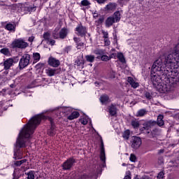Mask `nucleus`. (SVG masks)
<instances>
[{
	"label": "nucleus",
	"instance_id": "c03bdc74",
	"mask_svg": "<svg viewBox=\"0 0 179 179\" xmlns=\"http://www.w3.org/2000/svg\"><path fill=\"white\" fill-rule=\"evenodd\" d=\"M43 38H45V40H50V33L45 32L43 34Z\"/></svg>",
	"mask_w": 179,
	"mask_h": 179
},
{
	"label": "nucleus",
	"instance_id": "5fc2aeb1",
	"mask_svg": "<svg viewBox=\"0 0 179 179\" xmlns=\"http://www.w3.org/2000/svg\"><path fill=\"white\" fill-rule=\"evenodd\" d=\"M95 85H96V86H97V85H99V83L95 82Z\"/></svg>",
	"mask_w": 179,
	"mask_h": 179
},
{
	"label": "nucleus",
	"instance_id": "4468645a",
	"mask_svg": "<svg viewBox=\"0 0 179 179\" xmlns=\"http://www.w3.org/2000/svg\"><path fill=\"white\" fill-rule=\"evenodd\" d=\"M13 64H15V60H13V59L12 58L7 59L3 62L4 69L6 71H8V69H10L11 66H13Z\"/></svg>",
	"mask_w": 179,
	"mask_h": 179
},
{
	"label": "nucleus",
	"instance_id": "20e7f679",
	"mask_svg": "<svg viewBox=\"0 0 179 179\" xmlns=\"http://www.w3.org/2000/svg\"><path fill=\"white\" fill-rule=\"evenodd\" d=\"M156 124V122H153L152 120L145 122L140 128V131L141 134H150L151 128L153 125Z\"/></svg>",
	"mask_w": 179,
	"mask_h": 179
},
{
	"label": "nucleus",
	"instance_id": "3c124183",
	"mask_svg": "<svg viewBox=\"0 0 179 179\" xmlns=\"http://www.w3.org/2000/svg\"><path fill=\"white\" fill-rule=\"evenodd\" d=\"M96 2L98 3H104V2H106V0H96Z\"/></svg>",
	"mask_w": 179,
	"mask_h": 179
},
{
	"label": "nucleus",
	"instance_id": "f3484780",
	"mask_svg": "<svg viewBox=\"0 0 179 179\" xmlns=\"http://www.w3.org/2000/svg\"><path fill=\"white\" fill-rule=\"evenodd\" d=\"M45 73L48 76H54L57 74V69L48 68L45 69Z\"/></svg>",
	"mask_w": 179,
	"mask_h": 179
},
{
	"label": "nucleus",
	"instance_id": "c756f323",
	"mask_svg": "<svg viewBox=\"0 0 179 179\" xmlns=\"http://www.w3.org/2000/svg\"><path fill=\"white\" fill-rule=\"evenodd\" d=\"M6 29L7 30H8V31H13V33H15V25H13V24H7L6 25Z\"/></svg>",
	"mask_w": 179,
	"mask_h": 179
},
{
	"label": "nucleus",
	"instance_id": "39448f33",
	"mask_svg": "<svg viewBox=\"0 0 179 179\" xmlns=\"http://www.w3.org/2000/svg\"><path fill=\"white\" fill-rule=\"evenodd\" d=\"M30 64V55L25 54L24 55L20 60L19 67L20 69H24L26 66H29Z\"/></svg>",
	"mask_w": 179,
	"mask_h": 179
},
{
	"label": "nucleus",
	"instance_id": "b1692460",
	"mask_svg": "<svg viewBox=\"0 0 179 179\" xmlns=\"http://www.w3.org/2000/svg\"><path fill=\"white\" fill-rule=\"evenodd\" d=\"M101 104H107V103H108V100H110V99L108 98V96L107 95H102L100 99H99Z\"/></svg>",
	"mask_w": 179,
	"mask_h": 179
},
{
	"label": "nucleus",
	"instance_id": "aec40b11",
	"mask_svg": "<svg viewBox=\"0 0 179 179\" xmlns=\"http://www.w3.org/2000/svg\"><path fill=\"white\" fill-rule=\"evenodd\" d=\"M108 113L110 115H117V108L114 105H111L108 107Z\"/></svg>",
	"mask_w": 179,
	"mask_h": 179
},
{
	"label": "nucleus",
	"instance_id": "0eeeda50",
	"mask_svg": "<svg viewBox=\"0 0 179 179\" xmlns=\"http://www.w3.org/2000/svg\"><path fill=\"white\" fill-rule=\"evenodd\" d=\"M159 64H160V61L159 60H156L152 66V69H151V73H160V74H164L163 73V71H166V70L164 69V67H159L157 66V65H159Z\"/></svg>",
	"mask_w": 179,
	"mask_h": 179
},
{
	"label": "nucleus",
	"instance_id": "7c9ffc66",
	"mask_svg": "<svg viewBox=\"0 0 179 179\" xmlns=\"http://www.w3.org/2000/svg\"><path fill=\"white\" fill-rule=\"evenodd\" d=\"M147 111L145 109H141L139 110L137 113H136V116L137 117H143V115H146L147 114Z\"/></svg>",
	"mask_w": 179,
	"mask_h": 179
},
{
	"label": "nucleus",
	"instance_id": "58836bf2",
	"mask_svg": "<svg viewBox=\"0 0 179 179\" xmlns=\"http://www.w3.org/2000/svg\"><path fill=\"white\" fill-rule=\"evenodd\" d=\"M81 5L83 6H89V5H90V1H89L88 0H83L81 1Z\"/></svg>",
	"mask_w": 179,
	"mask_h": 179
},
{
	"label": "nucleus",
	"instance_id": "dca6fc26",
	"mask_svg": "<svg viewBox=\"0 0 179 179\" xmlns=\"http://www.w3.org/2000/svg\"><path fill=\"white\" fill-rule=\"evenodd\" d=\"M127 82H129V85L134 89H136V87H139V83L138 82H136V80H134L132 77H128Z\"/></svg>",
	"mask_w": 179,
	"mask_h": 179
},
{
	"label": "nucleus",
	"instance_id": "a18cd8bd",
	"mask_svg": "<svg viewBox=\"0 0 179 179\" xmlns=\"http://www.w3.org/2000/svg\"><path fill=\"white\" fill-rule=\"evenodd\" d=\"M102 34L103 36V38H108V32L106 31H102Z\"/></svg>",
	"mask_w": 179,
	"mask_h": 179
},
{
	"label": "nucleus",
	"instance_id": "37998d69",
	"mask_svg": "<svg viewBox=\"0 0 179 179\" xmlns=\"http://www.w3.org/2000/svg\"><path fill=\"white\" fill-rule=\"evenodd\" d=\"M164 173L159 172L157 176V179H164Z\"/></svg>",
	"mask_w": 179,
	"mask_h": 179
},
{
	"label": "nucleus",
	"instance_id": "a878e982",
	"mask_svg": "<svg viewBox=\"0 0 179 179\" xmlns=\"http://www.w3.org/2000/svg\"><path fill=\"white\" fill-rule=\"evenodd\" d=\"M169 57L166 56L165 57V60H164V65L163 66V62H162V59H157V61H159V63H158V64L157 65V66H159V68H164V67H166V65L167 64V62H166V58H167ZM169 71V69H167L166 67V71Z\"/></svg>",
	"mask_w": 179,
	"mask_h": 179
},
{
	"label": "nucleus",
	"instance_id": "bb28decb",
	"mask_svg": "<svg viewBox=\"0 0 179 179\" xmlns=\"http://www.w3.org/2000/svg\"><path fill=\"white\" fill-rule=\"evenodd\" d=\"M113 17H114L115 20L116 21V23L120 22L121 20V13H120V11H116Z\"/></svg>",
	"mask_w": 179,
	"mask_h": 179
},
{
	"label": "nucleus",
	"instance_id": "9b49d317",
	"mask_svg": "<svg viewBox=\"0 0 179 179\" xmlns=\"http://www.w3.org/2000/svg\"><path fill=\"white\" fill-rule=\"evenodd\" d=\"M68 35V29L66 28H63L60 30L59 34H57L55 32L53 33V37L54 38H65L66 36Z\"/></svg>",
	"mask_w": 179,
	"mask_h": 179
},
{
	"label": "nucleus",
	"instance_id": "ddd939ff",
	"mask_svg": "<svg viewBox=\"0 0 179 179\" xmlns=\"http://www.w3.org/2000/svg\"><path fill=\"white\" fill-rule=\"evenodd\" d=\"M100 159L102 162V167H105L106 166V152L104 151V143H103V141H101Z\"/></svg>",
	"mask_w": 179,
	"mask_h": 179
},
{
	"label": "nucleus",
	"instance_id": "412c9836",
	"mask_svg": "<svg viewBox=\"0 0 179 179\" xmlns=\"http://www.w3.org/2000/svg\"><path fill=\"white\" fill-rule=\"evenodd\" d=\"M80 122L83 124V125H87L88 122H90V124H92V120H90V118H89V117L84 116L80 120Z\"/></svg>",
	"mask_w": 179,
	"mask_h": 179
},
{
	"label": "nucleus",
	"instance_id": "49530a36",
	"mask_svg": "<svg viewBox=\"0 0 179 179\" xmlns=\"http://www.w3.org/2000/svg\"><path fill=\"white\" fill-rule=\"evenodd\" d=\"M135 160H136V157L135 155L131 154L130 155V162H135Z\"/></svg>",
	"mask_w": 179,
	"mask_h": 179
},
{
	"label": "nucleus",
	"instance_id": "473e14b6",
	"mask_svg": "<svg viewBox=\"0 0 179 179\" xmlns=\"http://www.w3.org/2000/svg\"><path fill=\"white\" fill-rule=\"evenodd\" d=\"M94 55H88L85 56V59L87 62H94Z\"/></svg>",
	"mask_w": 179,
	"mask_h": 179
},
{
	"label": "nucleus",
	"instance_id": "a211bd4d",
	"mask_svg": "<svg viewBox=\"0 0 179 179\" xmlns=\"http://www.w3.org/2000/svg\"><path fill=\"white\" fill-rule=\"evenodd\" d=\"M115 22H117L115 21V19H114V17H109L106 21V25L107 27H110V26H113V24H114Z\"/></svg>",
	"mask_w": 179,
	"mask_h": 179
},
{
	"label": "nucleus",
	"instance_id": "bf43d9fd",
	"mask_svg": "<svg viewBox=\"0 0 179 179\" xmlns=\"http://www.w3.org/2000/svg\"><path fill=\"white\" fill-rule=\"evenodd\" d=\"M161 152H163V150H161Z\"/></svg>",
	"mask_w": 179,
	"mask_h": 179
},
{
	"label": "nucleus",
	"instance_id": "f03ea898",
	"mask_svg": "<svg viewBox=\"0 0 179 179\" xmlns=\"http://www.w3.org/2000/svg\"><path fill=\"white\" fill-rule=\"evenodd\" d=\"M39 122V120H37L35 124L32 126L33 122L31 121L29 124H25L22 131H20L14 150V159H22L23 157V152L20 148L29 146V144H30L29 138L34 134L36 125H38Z\"/></svg>",
	"mask_w": 179,
	"mask_h": 179
},
{
	"label": "nucleus",
	"instance_id": "2eb2a0df",
	"mask_svg": "<svg viewBox=\"0 0 179 179\" xmlns=\"http://www.w3.org/2000/svg\"><path fill=\"white\" fill-rule=\"evenodd\" d=\"M48 64H49V65H50V66L57 68V66H59V60H58L55 58H53V57H50L49 59Z\"/></svg>",
	"mask_w": 179,
	"mask_h": 179
},
{
	"label": "nucleus",
	"instance_id": "c85d7f7f",
	"mask_svg": "<svg viewBox=\"0 0 179 179\" xmlns=\"http://www.w3.org/2000/svg\"><path fill=\"white\" fill-rule=\"evenodd\" d=\"M117 8V4L115 3H110L106 6L108 10H114Z\"/></svg>",
	"mask_w": 179,
	"mask_h": 179
},
{
	"label": "nucleus",
	"instance_id": "f257e3e1",
	"mask_svg": "<svg viewBox=\"0 0 179 179\" xmlns=\"http://www.w3.org/2000/svg\"><path fill=\"white\" fill-rule=\"evenodd\" d=\"M168 76L159 73H151V81L159 93H167L174 89V83L179 82V43L170 50L166 57Z\"/></svg>",
	"mask_w": 179,
	"mask_h": 179
},
{
	"label": "nucleus",
	"instance_id": "7ed1b4c3",
	"mask_svg": "<svg viewBox=\"0 0 179 179\" xmlns=\"http://www.w3.org/2000/svg\"><path fill=\"white\" fill-rule=\"evenodd\" d=\"M44 114H47V113L44 111L42 113L33 117L32 118H31V120L28 122L27 124H29L31 121L32 126H34V124H36V122H37V121H39V123L36 125V128L34 129H34H36L37 127L40 125V122H41V120H48V121H50V122L51 127L48 130V134H49L50 136H54V134H55V131H56L55 124H54L52 118L48 117L47 116L44 115Z\"/></svg>",
	"mask_w": 179,
	"mask_h": 179
},
{
	"label": "nucleus",
	"instance_id": "6e6d98bb",
	"mask_svg": "<svg viewBox=\"0 0 179 179\" xmlns=\"http://www.w3.org/2000/svg\"><path fill=\"white\" fill-rule=\"evenodd\" d=\"M13 179H17V178H16L14 177Z\"/></svg>",
	"mask_w": 179,
	"mask_h": 179
},
{
	"label": "nucleus",
	"instance_id": "9d476101",
	"mask_svg": "<svg viewBox=\"0 0 179 179\" xmlns=\"http://www.w3.org/2000/svg\"><path fill=\"white\" fill-rule=\"evenodd\" d=\"M142 145V139L139 137L134 136L131 141V147L133 149H138Z\"/></svg>",
	"mask_w": 179,
	"mask_h": 179
},
{
	"label": "nucleus",
	"instance_id": "f8f14e48",
	"mask_svg": "<svg viewBox=\"0 0 179 179\" xmlns=\"http://www.w3.org/2000/svg\"><path fill=\"white\" fill-rule=\"evenodd\" d=\"M75 163V159L73 158H69L63 164L64 170H70V169L73 166Z\"/></svg>",
	"mask_w": 179,
	"mask_h": 179
},
{
	"label": "nucleus",
	"instance_id": "09e8293b",
	"mask_svg": "<svg viewBox=\"0 0 179 179\" xmlns=\"http://www.w3.org/2000/svg\"><path fill=\"white\" fill-rule=\"evenodd\" d=\"M145 96L146 97V99H152V95L149 92H145Z\"/></svg>",
	"mask_w": 179,
	"mask_h": 179
},
{
	"label": "nucleus",
	"instance_id": "5701e85b",
	"mask_svg": "<svg viewBox=\"0 0 179 179\" xmlns=\"http://www.w3.org/2000/svg\"><path fill=\"white\" fill-rule=\"evenodd\" d=\"M80 114L78 111H74L71 113L70 115L68 116V120L70 121H72V120H75L76 118H78L79 117Z\"/></svg>",
	"mask_w": 179,
	"mask_h": 179
},
{
	"label": "nucleus",
	"instance_id": "f704fd0d",
	"mask_svg": "<svg viewBox=\"0 0 179 179\" xmlns=\"http://www.w3.org/2000/svg\"><path fill=\"white\" fill-rule=\"evenodd\" d=\"M94 54H96V55H104L105 52L104 50L101 49H96L94 51Z\"/></svg>",
	"mask_w": 179,
	"mask_h": 179
},
{
	"label": "nucleus",
	"instance_id": "ea45409f",
	"mask_svg": "<svg viewBox=\"0 0 179 179\" xmlns=\"http://www.w3.org/2000/svg\"><path fill=\"white\" fill-rule=\"evenodd\" d=\"M101 61H110V57L103 54L101 56Z\"/></svg>",
	"mask_w": 179,
	"mask_h": 179
},
{
	"label": "nucleus",
	"instance_id": "603ef678",
	"mask_svg": "<svg viewBox=\"0 0 179 179\" xmlns=\"http://www.w3.org/2000/svg\"><path fill=\"white\" fill-rule=\"evenodd\" d=\"M50 45H54V44H55V41L52 40V41H49Z\"/></svg>",
	"mask_w": 179,
	"mask_h": 179
},
{
	"label": "nucleus",
	"instance_id": "a19ab883",
	"mask_svg": "<svg viewBox=\"0 0 179 179\" xmlns=\"http://www.w3.org/2000/svg\"><path fill=\"white\" fill-rule=\"evenodd\" d=\"M108 78H110V79H114V78H115V71H110L108 74Z\"/></svg>",
	"mask_w": 179,
	"mask_h": 179
},
{
	"label": "nucleus",
	"instance_id": "6ab92c4d",
	"mask_svg": "<svg viewBox=\"0 0 179 179\" xmlns=\"http://www.w3.org/2000/svg\"><path fill=\"white\" fill-rule=\"evenodd\" d=\"M73 40L76 43L78 50H80V48H83V47H85V43L80 42V39H79L78 38L74 37Z\"/></svg>",
	"mask_w": 179,
	"mask_h": 179
},
{
	"label": "nucleus",
	"instance_id": "e433bc0d",
	"mask_svg": "<svg viewBox=\"0 0 179 179\" xmlns=\"http://www.w3.org/2000/svg\"><path fill=\"white\" fill-rule=\"evenodd\" d=\"M27 179H34V171H31L27 174Z\"/></svg>",
	"mask_w": 179,
	"mask_h": 179
},
{
	"label": "nucleus",
	"instance_id": "393cba45",
	"mask_svg": "<svg viewBox=\"0 0 179 179\" xmlns=\"http://www.w3.org/2000/svg\"><path fill=\"white\" fill-rule=\"evenodd\" d=\"M27 162V159H22L20 161H16L13 164V167H19V166H22V164H24Z\"/></svg>",
	"mask_w": 179,
	"mask_h": 179
},
{
	"label": "nucleus",
	"instance_id": "4c0bfd02",
	"mask_svg": "<svg viewBox=\"0 0 179 179\" xmlns=\"http://www.w3.org/2000/svg\"><path fill=\"white\" fill-rule=\"evenodd\" d=\"M129 135H130L129 130H126V131L123 133V138H124V139H129Z\"/></svg>",
	"mask_w": 179,
	"mask_h": 179
},
{
	"label": "nucleus",
	"instance_id": "423d86ee",
	"mask_svg": "<svg viewBox=\"0 0 179 179\" xmlns=\"http://www.w3.org/2000/svg\"><path fill=\"white\" fill-rule=\"evenodd\" d=\"M54 111H57V113H64V114L68 115L69 113H72V108L71 107H56L49 110H45V113H52Z\"/></svg>",
	"mask_w": 179,
	"mask_h": 179
},
{
	"label": "nucleus",
	"instance_id": "2f4dec72",
	"mask_svg": "<svg viewBox=\"0 0 179 179\" xmlns=\"http://www.w3.org/2000/svg\"><path fill=\"white\" fill-rule=\"evenodd\" d=\"M34 62H38L40 61V53L35 52L33 54Z\"/></svg>",
	"mask_w": 179,
	"mask_h": 179
},
{
	"label": "nucleus",
	"instance_id": "13d9d810",
	"mask_svg": "<svg viewBox=\"0 0 179 179\" xmlns=\"http://www.w3.org/2000/svg\"><path fill=\"white\" fill-rule=\"evenodd\" d=\"M90 66H92V64H90Z\"/></svg>",
	"mask_w": 179,
	"mask_h": 179
},
{
	"label": "nucleus",
	"instance_id": "6e6552de",
	"mask_svg": "<svg viewBox=\"0 0 179 179\" xmlns=\"http://www.w3.org/2000/svg\"><path fill=\"white\" fill-rule=\"evenodd\" d=\"M13 46L16 48H27L29 46V43L24 42L23 39H17L13 42Z\"/></svg>",
	"mask_w": 179,
	"mask_h": 179
},
{
	"label": "nucleus",
	"instance_id": "c9c22d12",
	"mask_svg": "<svg viewBox=\"0 0 179 179\" xmlns=\"http://www.w3.org/2000/svg\"><path fill=\"white\" fill-rule=\"evenodd\" d=\"M0 52L1 54H3V55H9L10 54V52H9V49L8 48H3L0 50Z\"/></svg>",
	"mask_w": 179,
	"mask_h": 179
},
{
	"label": "nucleus",
	"instance_id": "8fccbe9b",
	"mask_svg": "<svg viewBox=\"0 0 179 179\" xmlns=\"http://www.w3.org/2000/svg\"><path fill=\"white\" fill-rule=\"evenodd\" d=\"M34 41V36H31L28 39V41H29V43H33Z\"/></svg>",
	"mask_w": 179,
	"mask_h": 179
},
{
	"label": "nucleus",
	"instance_id": "72a5a7b5",
	"mask_svg": "<svg viewBox=\"0 0 179 179\" xmlns=\"http://www.w3.org/2000/svg\"><path fill=\"white\" fill-rule=\"evenodd\" d=\"M139 125H141V124H139V121L136 120H131V126L133 127V128H139Z\"/></svg>",
	"mask_w": 179,
	"mask_h": 179
},
{
	"label": "nucleus",
	"instance_id": "4be33fe9",
	"mask_svg": "<svg viewBox=\"0 0 179 179\" xmlns=\"http://www.w3.org/2000/svg\"><path fill=\"white\" fill-rule=\"evenodd\" d=\"M164 118V116H163V115H159L157 117V124L159 125V127H163V125H164V120H163Z\"/></svg>",
	"mask_w": 179,
	"mask_h": 179
},
{
	"label": "nucleus",
	"instance_id": "79ce46f5",
	"mask_svg": "<svg viewBox=\"0 0 179 179\" xmlns=\"http://www.w3.org/2000/svg\"><path fill=\"white\" fill-rule=\"evenodd\" d=\"M124 179H131V171H127Z\"/></svg>",
	"mask_w": 179,
	"mask_h": 179
},
{
	"label": "nucleus",
	"instance_id": "4d7b16f0",
	"mask_svg": "<svg viewBox=\"0 0 179 179\" xmlns=\"http://www.w3.org/2000/svg\"><path fill=\"white\" fill-rule=\"evenodd\" d=\"M11 87H13V85H10Z\"/></svg>",
	"mask_w": 179,
	"mask_h": 179
},
{
	"label": "nucleus",
	"instance_id": "cd10ccee",
	"mask_svg": "<svg viewBox=\"0 0 179 179\" xmlns=\"http://www.w3.org/2000/svg\"><path fill=\"white\" fill-rule=\"evenodd\" d=\"M117 58L122 62V64H125V57H124V55L121 52L117 53Z\"/></svg>",
	"mask_w": 179,
	"mask_h": 179
},
{
	"label": "nucleus",
	"instance_id": "864d4df0",
	"mask_svg": "<svg viewBox=\"0 0 179 179\" xmlns=\"http://www.w3.org/2000/svg\"><path fill=\"white\" fill-rule=\"evenodd\" d=\"M122 166H123L124 167H125V166H127V164L123 163V164H122Z\"/></svg>",
	"mask_w": 179,
	"mask_h": 179
},
{
	"label": "nucleus",
	"instance_id": "de8ad7c7",
	"mask_svg": "<svg viewBox=\"0 0 179 179\" xmlns=\"http://www.w3.org/2000/svg\"><path fill=\"white\" fill-rule=\"evenodd\" d=\"M104 43H105V45H110V44L111 43L108 38L104 39Z\"/></svg>",
	"mask_w": 179,
	"mask_h": 179
},
{
	"label": "nucleus",
	"instance_id": "1a4fd4ad",
	"mask_svg": "<svg viewBox=\"0 0 179 179\" xmlns=\"http://www.w3.org/2000/svg\"><path fill=\"white\" fill-rule=\"evenodd\" d=\"M76 33L77 35L80 36V37H85L87 33V28L82 24H78L76 27Z\"/></svg>",
	"mask_w": 179,
	"mask_h": 179
}]
</instances>
